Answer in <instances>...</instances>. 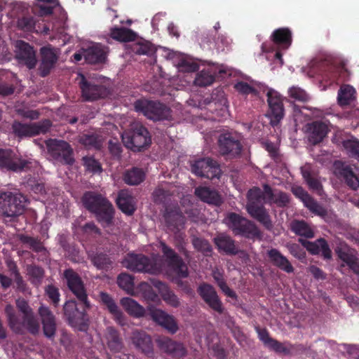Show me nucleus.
<instances>
[{"label": "nucleus", "instance_id": "obj_1", "mask_svg": "<svg viewBox=\"0 0 359 359\" xmlns=\"http://www.w3.org/2000/svg\"><path fill=\"white\" fill-rule=\"evenodd\" d=\"M264 188V192L257 187L252 188L248 191L246 210L252 218L262 224L267 230H271L273 223L263 204L264 203H274L279 207H283L289 203V196L280 191H273L267 185H265Z\"/></svg>", "mask_w": 359, "mask_h": 359}, {"label": "nucleus", "instance_id": "obj_2", "mask_svg": "<svg viewBox=\"0 0 359 359\" xmlns=\"http://www.w3.org/2000/svg\"><path fill=\"white\" fill-rule=\"evenodd\" d=\"M64 276L69 290L76 297L79 302L83 305V311H81L78 309L75 301L67 302L64 306L65 315L72 327L83 330L88 321L85 309L90 307L86 289L81 278L72 269L65 270Z\"/></svg>", "mask_w": 359, "mask_h": 359}, {"label": "nucleus", "instance_id": "obj_3", "mask_svg": "<svg viewBox=\"0 0 359 359\" xmlns=\"http://www.w3.org/2000/svg\"><path fill=\"white\" fill-rule=\"evenodd\" d=\"M84 206L95 214L97 220L104 226H109L112 221V205L101 195L88 192L83 196Z\"/></svg>", "mask_w": 359, "mask_h": 359}, {"label": "nucleus", "instance_id": "obj_4", "mask_svg": "<svg viewBox=\"0 0 359 359\" xmlns=\"http://www.w3.org/2000/svg\"><path fill=\"white\" fill-rule=\"evenodd\" d=\"M122 263L123 266L134 271L156 274L162 269V260L157 255L150 259L142 255H128Z\"/></svg>", "mask_w": 359, "mask_h": 359}, {"label": "nucleus", "instance_id": "obj_5", "mask_svg": "<svg viewBox=\"0 0 359 359\" xmlns=\"http://www.w3.org/2000/svg\"><path fill=\"white\" fill-rule=\"evenodd\" d=\"M224 223L236 235H242L247 238L261 236L260 231L254 222L238 214L233 212L227 214L224 219Z\"/></svg>", "mask_w": 359, "mask_h": 359}, {"label": "nucleus", "instance_id": "obj_6", "mask_svg": "<svg viewBox=\"0 0 359 359\" xmlns=\"http://www.w3.org/2000/svg\"><path fill=\"white\" fill-rule=\"evenodd\" d=\"M27 200L18 192H4L0 194V215L6 217H16L21 215Z\"/></svg>", "mask_w": 359, "mask_h": 359}, {"label": "nucleus", "instance_id": "obj_7", "mask_svg": "<svg viewBox=\"0 0 359 359\" xmlns=\"http://www.w3.org/2000/svg\"><path fill=\"white\" fill-rule=\"evenodd\" d=\"M122 140L126 147L139 151L150 144L151 137L147 128L135 122L131 124L128 131L122 134Z\"/></svg>", "mask_w": 359, "mask_h": 359}, {"label": "nucleus", "instance_id": "obj_8", "mask_svg": "<svg viewBox=\"0 0 359 359\" xmlns=\"http://www.w3.org/2000/svg\"><path fill=\"white\" fill-rule=\"evenodd\" d=\"M134 107L151 120H169L172 117L170 109L160 102L142 99L135 101Z\"/></svg>", "mask_w": 359, "mask_h": 359}, {"label": "nucleus", "instance_id": "obj_9", "mask_svg": "<svg viewBox=\"0 0 359 359\" xmlns=\"http://www.w3.org/2000/svg\"><path fill=\"white\" fill-rule=\"evenodd\" d=\"M117 283L121 288L129 294L138 295L141 294L144 299L151 301H154L157 297L151 286L145 282L141 283L135 289L133 279L131 276L127 273L120 274L117 278Z\"/></svg>", "mask_w": 359, "mask_h": 359}, {"label": "nucleus", "instance_id": "obj_10", "mask_svg": "<svg viewBox=\"0 0 359 359\" xmlns=\"http://www.w3.org/2000/svg\"><path fill=\"white\" fill-rule=\"evenodd\" d=\"M294 112L297 121L306 122L303 126L302 130L305 134L304 138L307 140L309 146L312 147L314 145V121L313 120L314 112L312 107L294 105Z\"/></svg>", "mask_w": 359, "mask_h": 359}, {"label": "nucleus", "instance_id": "obj_11", "mask_svg": "<svg viewBox=\"0 0 359 359\" xmlns=\"http://www.w3.org/2000/svg\"><path fill=\"white\" fill-rule=\"evenodd\" d=\"M82 96L86 100L92 101L104 97L107 94V88L97 79H87L82 74H78Z\"/></svg>", "mask_w": 359, "mask_h": 359}, {"label": "nucleus", "instance_id": "obj_12", "mask_svg": "<svg viewBox=\"0 0 359 359\" xmlns=\"http://www.w3.org/2000/svg\"><path fill=\"white\" fill-rule=\"evenodd\" d=\"M262 91L266 92L267 96V102L269 107V116L271 118V123L273 126H276L283 118L284 115L282 97L278 92L273 89L268 88L266 86L262 88Z\"/></svg>", "mask_w": 359, "mask_h": 359}, {"label": "nucleus", "instance_id": "obj_13", "mask_svg": "<svg viewBox=\"0 0 359 359\" xmlns=\"http://www.w3.org/2000/svg\"><path fill=\"white\" fill-rule=\"evenodd\" d=\"M50 155L55 160L65 164L74 162L72 150L69 144L63 140H49L46 142Z\"/></svg>", "mask_w": 359, "mask_h": 359}, {"label": "nucleus", "instance_id": "obj_14", "mask_svg": "<svg viewBox=\"0 0 359 359\" xmlns=\"http://www.w3.org/2000/svg\"><path fill=\"white\" fill-rule=\"evenodd\" d=\"M50 125L49 120H44L39 123H32L15 122L12 128L16 135L20 137H23L45 133L48 130Z\"/></svg>", "mask_w": 359, "mask_h": 359}, {"label": "nucleus", "instance_id": "obj_15", "mask_svg": "<svg viewBox=\"0 0 359 359\" xmlns=\"http://www.w3.org/2000/svg\"><path fill=\"white\" fill-rule=\"evenodd\" d=\"M29 163L28 160L18 157L11 150L0 149V168L18 172L28 168Z\"/></svg>", "mask_w": 359, "mask_h": 359}, {"label": "nucleus", "instance_id": "obj_16", "mask_svg": "<svg viewBox=\"0 0 359 359\" xmlns=\"http://www.w3.org/2000/svg\"><path fill=\"white\" fill-rule=\"evenodd\" d=\"M291 230L299 236V242L311 254L314 255V243L307 239L313 238L312 228L304 220H294L290 224Z\"/></svg>", "mask_w": 359, "mask_h": 359}, {"label": "nucleus", "instance_id": "obj_17", "mask_svg": "<svg viewBox=\"0 0 359 359\" xmlns=\"http://www.w3.org/2000/svg\"><path fill=\"white\" fill-rule=\"evenodd\" d=\"M159 247L166 257L168 265L180 277H187L188 276V269L182 259L177 256L172 249L167 246L165 243L160 242Z\"/></svg>", "mask_w": 359, "mask_h": 359}, {"label": "nucleus", "instance_id": "obj_18", "mask_svg": "<svg viewBox=\"0 0 359 359\" xmlns=\"http://www.w3.org/2000/svg\"><path fill=\"white\" fill-rule=\"evenodd\" d=\"M333 172L339 179L344 180L352 189L359 187V178L355 175L351 165L341 161H336L333 165Z\"/></svg>", "mask_w": 359, "mask_h": 359}, {"label": "nucleus", "instance_id": "obj_19", "mask_svg": "<svg viewBox=\"0 0 359 359\" xmlns=\"http://www.w3.org/2000/svg\"><path fill=\"white\" fill-rule=\"evenodd\" d=\"M38 313L44 335L49 339L54 338L57 328L56 319L54 314L48 306L43 304L39 308Z\"/></svg>", "mask_w": 359, "mask_h": 359}, {"label": "nucleus", "instance_id": "obj_20", "mask_svg": "<svg viewBox=\"0 0 359 359\" xmlns=\"http://www.w3.org/2000/svg\"><path fill=\"white\" fill-rule=\"evenodd\" d=\"M16 57L18 60L25 64L29 69H32L36 66V52L33 48L28 43L18 41L16 42Z\"/></svg>", "mask_w": 359, "mask_h": 359}, {"label": "nucleus", "instance_id": "obj_21", "mask_svg": "<svg viewBox=\"0 0 359 359\" xmlns=\"http://www.w3.org/2000/svg\"><path fill=\"white\" fill-rule=\"evenodd\" d=\"M198 293L204 302L214 311L221 313L224 308L214 287L208 284H202L198 287Z\"/></svg>", "mask_w": 359, "mask_h": 359}, {"label": "nucleus", "instance_id": "obj_22", "mask_svg": "<svg viewBox=\"0 0 359 359\" xmlns=\"http://www.w3.org/2000/svg\"><path fill=\"white\" fill-rule=\"evenodd\" d=\"M130 341L135 347L146 355L153 353V344L151 337L144 331L135 330L130 335Z\"/></svg>", "mask_w": 359, "mask_h": 359}, {"label": "nucleus", "instance_id": "obj_23", "mask_svg": "<svg viewBox=\"0 0 359 359\" xmlns=\"http://www.w3.org/2000/svg\"><path fill=\"white\" fill-rule=\"evenodd\" d=\"M149 313L154 321L163 327L169 332L174 334L177 331V324L172 316L157 309H150Z\"/></svg>", "mask_w": 359, "mask_h": 359}, {"label": "nucleus", "instance_id": "obj_24", "mask_svg": "<svg viewBox=\"0 0 359 359\" xmlns=\"http://www.w3.org/2000/svg\"><path fill=\"white\" fill-rule=\"evenodd\" d=\"M156 342L161 350L175 357L181 358L186 355V349L182 344L177 343L167 337L159 336Z\"/></svg>", "mask_w": 359, "mask_h": 359}, {"label": "nucleus", "instance_id": "obj_25", "mask_svg": "<svg viewBox=\"0 0 359 359\" xmlns=\"http://www.w3.org/2000/svg\"><path fill=\"white\" fill-rule=\"evenodd\" d=\"M336 252L341 260L355 273L359 275V255L355 250L345 245L338 248Z\"/></svg>", "mask_w": 359, "mask_h": 359}, {"label": "nucleus", "instance_id": "obj_26", "mask_svg": "<svg viewBox=\"0 0 359 359\" xmlns=\"http://www.w3.org/2000/svg\"><path fill=\"white\" fill-rule=\"evenodd\" d=\"M41 53L42 57L41 72L43 76H46L57 62L59 52L57 49L48 46L41 48Z\"/></svg>", "mask_w": 359, "mask_h": 359}, {"label": "nucleus", "instance_id": "obj_27", "mask_svg": "<svg viewBox=\"0 0 359 359\" xmlns=\"http://www.w3.org/2000/svg\"><path fill=\"white\" fill-rule=\"evenodd\" d=\"M219 151L222 154L238 155L241 151L240 142L231 134H222L219 138Z\"/></svg>", "mask_w": 359, "mask_h": 359}, {"label": "nucleus", "instance_id": "obj_28", "mask_svg": "<svg viewBox=\"0 0 359 359\" xmlns=\"http://www.w3.org/2000/svg\"><path fill=\"white\" fill-rule=\"evenodd\" d=\"M168 58L173 61V64L180 72H194L198 70V66L190 58L173 51H168Z\"/></svg>", "mask_w": 359, "mask_h": 359}, {"label": "nucleus", "instance_id": "obj_29", "mask_svg": "<svg viewBox=\"0 0 359 359\" xmlns=\"http://www.w3.org/2000/svg\"><path fill=\"white\" fill-rule=\"evenodd\" d=\"M100 299L107 306L110 313L113 316L115 322L120 326L127 325V319L123 312L118 309L114 299L105 292L100 293Z\"/></svg>", "mask_w": 359, "mask_h": 359}, {"label": "nucleus", "instance_id": "obj_30", "mask_svg": "<svg viewBox=\"0 0 359 359\" xmlns=\"http://www.w3.org/2000/svg\"><path fill=\"white\" fill-rule=\"evenodd\" d=\"M218 74L226 73L223 67H210L207 70H202L196 77L194 83L199 86H206L212 84L215 77Z\"/></svg>", "mask_w": 359, "mask_h": 359}, {"label": "nucleus", "instance_id": "obj_31", "mask_svg": "<svg viewBox=\"0 0 359 359\" xmlns=\"http://www.w3.org/2000/svg\"><path fill=\"white\" fill-rule=\"evenodd\" d=\"M103 341L106 342L108 348L115 353L120 352L123 347L118 332L111 326L106 328L103 336Z\"/></svg>", "mask_w": 359, "mask_h": 359}, {"label": "nucleus", "instance_id": "obj_32", "mask_svg": "<svg viewBox=\"0 0 359 359\" xmlns=\"http://www.w3.org/2000/svg\"><path fill=\"white\" fill-rule=\"evenodd\" d=\"M164 217L168 228L172 231L175 232L180 230L184 224V217L182 215L178 208H175L171 210H167Z\"/></svg>", "mask_w": 359, "mask_h": 359}, {"label": "nucleus", "instance_id": "obj_33", "mask_svg": "<svg viewBox=\"0 0 359 359\" xmlns=\"http://www.w3.org/2000/svg\"><path fill=\"white\" fill-rule=\"evenodd\" d=\"M106 54L107 52L102 45L95 43L84 50L83 56L88 62L93 64L104 62Z\"/></svg>", "mask_w": 359, "mask_h": 359}, {"label": "nucleus", "instance_id": "obj_34", "mask_svg": "<svg viewBox=\"0 0 359 359\" xmlns=\"http://www.w3.org/2000/svg\"><path fill=\"white\" fill-rule=\"evenodd\" d=\"M116 203L122 212L132 215L135 210V201L128 191L121 190L118 193Z\"/></svg>", "mask_w": 359, "mask_h": 359}, {"label": "nucleus", "instance_id": "obj_35", "mask_svg": "<svg viewBox=\"0 0 359 359\" xmlns=\"http://www.w3.org/2000/svg\"><path fill=\"white\" fill-rule=\"evenodd\" d=\"M205 165L204 177L208 179L219 178L221 170L217 162L210 158H203L196 161V167Z\"/></svg>", "mask_w": 359, "mask_h": 359}, {"label": "nucleus", "instance_id": "obj_36", "mask_svg": "<svg viewBox=\"0 0 359 359\" xmlns=\"http://www.w3.org/2000/svg\"><path fill=\"white\" fill-rule=\"evenodd\" d=\"M195 194L203 201L218 205L222 202L220 195L215 191L208 187H198L195 190Z\"/></svg>", "mask_w": 359, "mask_h": 359}, {"label": "nucleus", "instance_id": "obj_37", "mask_svg": "<svg viewBox=\"0 0 359 359\" xmlns=\"http://www.w3.org/2000/svg\"><path fill=\"white\" fill-rule=\"evenodd\" d=\"M120 303L126 311L135 318L142 317L145 313L143 306L130 297L122 298Z\"/></svg>", "mask_w": 359, "mask_h": 359}, {"label": "nucleus", "instance_id": "obj_38", "mask_svg": "<svg viewBox=\"0 0 359 359\" xmlns=\"http://www.w3.org/2000/svg\"><path fill=\"white\" fill-rule=\"evenodd\" d=\"M268 255L273 263L287 273L293 271V267L289 261L276 249H271L268 252Z\"/></svg>", "mask_w": 359, "mask_h": 359}, {"label": "nucleus", "instance_id": "obj_39", "mask_svg": "<svg viewBox=\"0 0 359 359\" xmlns=\"http://www.w3.org/2000/svg\"><path fill=\"white\" fill-rule=\"evenodd\" d=\"M274 43L283 48H287L292 42L291 32L287 28H280L272 34Z\"/></svg>", "mask_w": 359, "mask_h": 359}, {"label": "nucleus", "instance_id": "obj_40", "mask_svg": "<svg viewBox=\"0 0 359 359\" xmlns=\"http://www.w3.org/2000/svg\"><path fill=\"white\" fill-rule=\"evenodd\" d=\"M355 90L350 85H343L338 91L337 102L341 107L351 104L355 99Z\"/></svg>", "mask_w": 359, "mask_h": 359}, {"label": "nucleus", "instance_id": "obj_41", "mask_svg": "<svg viewBox=\"0 0 359 359\" xmlns=\"http://www.w3.org/2000/svg\"><path fill=\"white\" fill-rule=\"evenodd\" d=\"M215 243L219 249L227 254L235 255L238 252V249L234 245L233 241L226 235H219L215 238Z\"/></svg>", "mask_w": 359, "mask_h": 359}, {"label": "nucleus", "instance_id": "obj_42", "mask_svg": "<svg viewBox=\"0 0 359 359\" xmlns=\"http://www.w3.org/2000/svg\"><path fill=\"white\" fill-rule=\"evenodd\" d=\"M110 35L112 39L119 41H132L135 40L137 34L133 30L127 28L114 27L111 29Z\"/></svg>", "mask_w": 359, "mask_h": 359}, {"label": "nucleus", "instance_id": "obj_43", "mask_svg": "<svg viewBox=\"0 0 359 359\" xmlns=\"http://www.w3.org/2000/svg\"><path fill=\"white\" fill-rule=\"evenodd\" d=\"M265 86L260 83L252 81L250 84H248L244 81L238 82L235 85V88L237 91L241 93L248 95L250 93L257 95L262 88H264Z\"/></svg>", "mask_w": 359, "mask_h": 359}, {"label": "nucleus", "instance_id": "obj_44", "mask_svg": "<svg viewBox=\"0 0 359 359\" xmlns=\"http://www.w3.org/2000/svg\"><path fill=\"white\" fill-rule=\"evenodd\" d=\"M144 179V173L142 169L133 168L127 170L124 174L123 180L129 185H137Z\"/></svg>", "mask_w": 359, "mask_h": 359}, {"label": "nucleus", "instance_id": "obj_45", "mask_svg": "<svg viewBox=\"0 0 359 359\" xmlns=\"http://www.w3.org/2000/svg\"><path fill=\"white\" fill-rule=\"evenodd\" d=\"M333 65L331 75V82H341L346 80L348 72L344 64L337 65V62H332Z\"/></svg>", "mask_w": 359, "mask_h": 359}, {"label": "nucleus", "instance_id": "obj_46", "mask_svg": "<svg viewBox=\"0 0 359 359\" xmlns=\"http://www.w3.org/2000/svg\"><path fill=\"white\" fill-rule=\"evenodd\" d=\"M212 277L218 286L220 287L222 291L227 296L231 298L236 299L237 296L234 291L230 289L226 285L223 278V273L218 269H215L212 271Z\"/></svg>", "mask_w": 359, "mask_h": 359}, {"label": "nucleus", "instance_id": "obj_47", "mask_svg": "<svg viewBox=\"0 0 359 359\" xmlns=\"http://www.w3.org/2000/svg\"><path fill=\"white\" fill-rule=\"evenodd\" d=\"M102 141L103 138L95 133L86 134L80 138V142L88 148L100 149Z\"/></svg>", "mask_w": 359, "mask_h": 359}, {"label": "nucleus", "instance_id": "obj_48", "mask_svg": "<svg viewBox=\"0 0 359 359\" xmlns=\"http://www.w3.org/2000/svg\"><path fill=\"white\" fill-rule=\"evenodd\" d=\"M22 326L25 327L30 333L34 334L39 333L40 330L39 323L33 312L26 316H23Z\"/></svg>", "mask_w": 359, "mask_h": 359}, {"label": "nucleus", "instance_id": "obj_49", "mask_svg": "<svg viewBox=\"0 0 359 359\" xmlns=\"http://www.w3.org/2000/svg\"><path fill=\"white\" fill-rule=\"evenodd\" d=\"M5 313L8 320L9 325L12 330L16 332H19L21 330V325L18 321V318L15 315L14 308L8 304L5 308Z\"/></svg>", "mask_w": 359, "mask_h": 359}, {"label": "nucleus", "instance_id": "obj_50", "mask_svg": "<svg viewBox=\"0 0 359 359\" xmlns=\"http://www.w3.org/2000/svg\"><path fill=\"white\" fill-rule=\"evenodd\" d=\"M288 95L290 98L302 102H306L309 97L306 92L297 86H292L288 89Z\"/></svg>", "mask_w": 359, "mask_h": 359}, {"label": "nucleus", "instance_id": "obj_51", "mask_svg": "<svg viewBox=\"0 0 359 359\" xmlns=\"http://www.w3.org/2000/svg\"><path fill=\"white\" fill-rule=\"evenodd\" d=\"M292 192L304 202L305 205L308 207L311 212H314V203H313L312 198L301 187H294L292 188Z\"/></svg>", "mask_w": 359, "mask_h": 359}, {"label": "nucleus", "instance_id": "obj_52", "mask_svg": "<svg viewBox=\"0 0 359 359\" xmlns=\"http://www.w3.org/2000/svg\"><path fill=\"white\" fill-rule=\"evenodd\" d=\"M27 274L30 280L34 285H38L43 276V271L36 266H28L27 268Z\"/></svg>", "mask_w": 359, "mask_h": 359}, {"label": "nucleus", "instance_id": "obj_53", "mask_svg": "<svg viewBox=\"0 0 359 359\" xmlns=\"http://www.w3.org/2000/svg\"><path fill=\"white\" fill-rule=\"evenodd\" d=\"M192 243L195 249L203 252L205 255L208 256L210 255L212 248L207 241L201 238L193 237Z\"/></svg>", "mask_w": 359, "mask_h": 359}, {"label": "nucleus", "instance_id": "obj_54", "mask_svg": "<svg viewBox=\"0 0 359 359\" xmlns=\"http://www.w3.org/2000/svg\"><path fill=\"white\" fill-rule=\"evenodd\" d=\"M316 215L320 217L326 222H332L335 219V215L327 207L321 206L316 203Z\"/></svg>", "mask_w": 359, "mask_h": 359}, {"label": "nucleus", "instance_id": "obj_55", "mask_svg": "<svg viewBox=\"0 0 359 359\" xmlns=\"http://www.w3.org/2000/svg\"><path fill=\"white\" fill-rule=\"evenodd\" d=\"M162 298L168 304L173 307H178L180 304L178 297L170 290L167 289L166 286L162 285Z\"/></svg>", "mask_w": 359, "mask_h": 359}, {"label": "nucleus", "instance_id": "obj_56", "mask_svg": "<svg viewBox=\"0 0 359 359\" xmlns=\"http://www.w3.org/2000/svg\"><path fill=\"white\" fill-rule=\"evenodd\" d=\"M344 147L349 154L359 160V141L355 139L348 140L344 142Z\"/></svg>", "mask_w": 359, "mask_h": 359}, {"label": "nucleus", "instance_id": "obj_57", "mask_svg": "<svg viewBox=\"0 0 359 359\" xmlns=\"http://www.w3.org/2000/svg\"><path fill=\"white\" fill-rule=\"evenodd\" d=\"M316 144L323 140L328 132V126L324 121H316Z\"/></svg>", "mask_w": 359, "mask_h": 359}, {"label": "nucleus", "instance_id": "obj_58", "mask_svg": "<svg viewBox=\"0 0 359 359\" xmlns=\"http://www.w3.org/2000/svg\"><path fill=\"white\" fill-rule=\"evenodd\" d=\"M315 246L316 255L320 253L325 259L331 257V250L324 239L320 238L316 241Z\"/></svg>", "mask_w": 359, "mask_h": 359}, {"label": "nucleus", "instance_id": "obj_59", "mask_svg": "<svg viewBox=\"0 0 359 359\" xmlns=\"http://www.w3.org/2000/svg\"><path fill=\"white\" fill-rule=\"evenodd\" d=\"M92 261L94 265L98 269H106L108 268L111 262L106 255L98 254L92 258Z\"/></svg>", "mask_w": 359, "mask_h": 359}, {"label": "nucleus", "instance_id": "obj_60", "mask_svg": "<svg viewBox=\"0 0 359 359\" xmlns=\"http://www.w3.org/2000/svg\"><path fill=\"white\" fill-rule=\"evenodd\" d=\"M174 193L173 191H170L166 187H158L157 188L153 194V196L154 201L158 203H164L166 200V198L172 194Z\"/></svg>", "mask_w": 359, "mask_h": 359}, {"label": "nucleus", "instance_id": "obj_61", "mask_svg": "<svg viewBox=\"0 0 359 359\" xmlns=\"http://www.w3.org/2000/svg\"><path fill=\"white\" fill-rule=\"evenodd\" d=\"M46 293L53 305L57 306L60 302V293L58 289L50 285L46 287Z\"/></svg>", "mask_w": 359, "mask_h": 359}, {"label": "nucleus", "instance_id": "obj_62", "mask_svg": "<svg viewBox=\"0 0 359 359\" xmlns=\"http://www.w3.org/2000/svg\"><path fill=\"white\" fill-rule=\"evenodd\" d=\"M18 27L25 31H32L35 28V21L32 17H24L18 22Z\"/></svg>", "mask_w": 359, "mask_h": 359}, {"label": "nucleus", "instance_id": "obj_63", "mask_svg": "<svg viewBox=\"0 0 359 359\" xmlns=\"http://www.w3.org/2000/svg\"><path fill=\"white\" fill-rule=\"evenodd\" d=\"M83 161L87 170L93 172H98L102 171L100 163L95 159L90 157H84Z\"/></svg>", "mask_w": 359, "mask_h": 359}, {"label": "nucleus", "instance_id": "obj_64", "mask_svg": "<svg viewBox=\"0 0 359 359\" xmlns=\"http://www.w3.org/2000/svg\"><path fill=\"white\" fill-rule=\"evenodd\" d=\"M302 173L304 180L311 188H314V181L313 180V170L310 165H305L302 167Z\"/></svg>", "mask_w": 359, "mask_h": 359}]
</instances>
